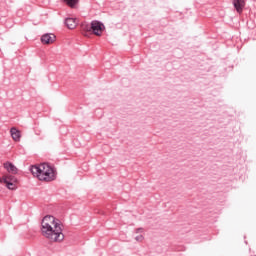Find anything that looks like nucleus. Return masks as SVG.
<instances>
[{"mask_svg": "<svg viewBox=\"0 0 256 256\" xmlns=\"http://www.w3.org/2000/svg\"><path fill=\"white\" fill-rule=\"evenodd\" d=\"M232 3L237 13H243V9H245V0H233Z\"/></svg>", "mask_w": 256, "mask_h": 256, "instance_id": "obj_6", "label": "nucleus"}, {"mask_svg": "<svg viewBox=\"0 0 256 256\" xmlns=\"http://www.w3.org/2000/svg\"><path fill=\"white\" fill-rule=\"evenodd\" d=\"M0 183H5L7 189H10L11 191H15L17 189V178L15 176L6 174L0 179Z\"/></svg>", "mask_w": 256, "mask_h": 256, "instance_id": "obj_4", "label": "nucleus"}, {"mask_svg": "<svg viewBox=\"0 0 256 256\" xmlns=\"http://www.w3.org/2000/svg\"><path fill=\"white\" fill-rule=\"evenodd\" d=\"M55 39H57L55 34H44L41 37V43H43V45H51L55 43Z\"/></svg>", "mask_w": 256, "mask_h": 256, "instance_id": "obj_5", "label": "nucleus"}, {"mask_svg": "<svg viewBox=\"0 0 256 256\" xmlns=\"http://www.w3.org/2000/svg\"><path fill=\"white\" fill-rule=\"evenodd\" d=\"M64 2L66 3V5H68V7H71L73 9V7H75V5L79 3V0H64Z\"/></svg>", "mask_w": 256, "mask_h": 256, "instance_id": "obj_11", "label": "nucleus"}, {"mask_svg": "<svg viewBox=\"0 0 256 256\" xmlns=\"http://www.w3.org/2000/svg\"><path fill=\"white\" fill-rule=\"evenodd\" d=\"M36 135H39V133H36Z\"/></svg>", "mask_w": 256, "mask_h": 256, "instance_id": "obj_12", "label": "nucleus"}, {"mask_svg": "<svg viewBox=\"0 0 256 256\" xmlns=\"http://www.w3.org/2000/svg\"><path fill=\"white\" fill-rule=\"evenodd\" d=\"M65 25L68 29H75L79 25V20L77 18H66Z\"/></svg>", "mask_w": 256, "mask_h": 256, "instance_id": "obj_7", "label": "nucleus"}, {"mask_svg": "<svg viewBox=\"0 0 256 256\" xmlns=\"http://www.w3.org/2000/svg\"><path fill=\"white\" fill-rule=\"evenodd\" d=\"M81 29L84 32V35L87 36L88 33H93L97 37H101L103 35V31H105V24L100 21L94 20L90 24L83 23L81 25Z\"/></svg>", "mask_w": 256, "mask_h": 256, "instance_id": "obj_3", "label": "nucleus"}, {"mask_svg": "<svg viewBox=\"0 0 256 256\" xmlns=\"http://www.w3.org/2000/svg\"><path fill=\"white\" fill-rule=\"evenodd\" d=\"M135 241H137L138 243H142V241L145 239V230L143 228H137L135 231Z\"/></svg>", "mask_w": 256, "mask_h": 256, "instance_id": "obj_9", "label": "nucleus"}, {"mask_svg": "<svg viewBox=\"0 0 256 256\" xmlns=\"http://www.w3.org/2000/svg\"><path fill=\"white\" fill-rule=\"evenodd\" d=\"M30 171L34 177L39 179V181H55V178L57 177L55 169L47 163L32 166Z\"/></svg>", "mask_w": 256, "mask_h": 256, "instance_id": "obj_2", "label": "nucleus"}, {"mask_svg": "<svg viewBox=\"0 0 256 256\" xmlns=\"http://www.w3.org/2000/svg\"><path fill=\"white\" fill-rule=\"evenodd\" d=\"M4 168L6 171H8V173H13L14 175L17 174V167H15V165H13L11 162L4 163Z\"/></svg>", "mask_w": 256, "mask_h": 256, "instance_id": "obj_10", "label": "nucleus"}, {"mask_svg": "<svg viewBox=\"0 0 256 256\" xmlns=\"http://www.w3.org/2000/svg\"><path fill=\"white\" fill-rule=\"evenodd\" d=\"M10 134L13 139V141L19 142L21 141V131L17 129L16 127H12L10 129Z\"/></svg>", "mask_w": 256, "mask_h": 256, "instance_id": "obj_8", "label": "nucleus"}, {"mask_svg": "<svg viewBox=\"0 0 256 256\" xmlns=\"http://www.w3.org/2000/svg\"><path fill=\"white\" fill-rule=\"evenodd\" d=\"M41 233L51 243H61L65 239L63 224L54 216H45L41 224Z\"/></svg>", "mask_w": 256, "mask_h": 256, "instance_id": "obj_1", "label": "nucleus"}]
</instances>
